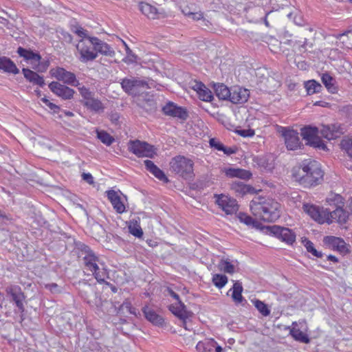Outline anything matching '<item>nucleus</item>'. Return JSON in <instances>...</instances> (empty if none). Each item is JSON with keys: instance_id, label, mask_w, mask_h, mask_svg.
<instances>
[{"instance_id": "obj_1", "label": "nucleus", "mask_w": 352, "mask_h": 352, "mask_svg": "<svg viewBox=\"0 0 352 352\" xmlns=\"http://www.w3.org/2000/svg\"><path fill=\"white\" fill-rule=\"evenodd\" d=\"M324 172L319 162L310 159L305 160L292 169L294 180L305 187L318 185L323 179Z\"/></svg>"}, {"instance_id": "obj_2", "label": "nucleus", "mask_w": 352, "mask_h": 352, "mask_svg": "<svg viewBox=\"0 0 352 352\" xmlns=\"http://www.w3.org/2000/svg\"><path fill=\"white\" fill-rule=\"evenodd\" d=\"M78 249L80 250L78 257L82 258L84 272L94 276L99 283L105 282L109 275L104 262L85 244H79Z\"/></svg>"}, {"instance_id": "obj_3", "label": "nucleus", "mask_w": 352, "mask_h": 352, "mask_svg": "<svg viewBox=\"0 0 352 352\" xmlns=\"http://www.w3.org/2000/svg\"><path fill=\"white\" fill-rule=\"evenodd\" d=\"M252 214L267 222L276 221L280 216V205L272 199L255 197L250 204Z\"/></svg>"}, {"instance_id": "obj_4", "label": "nucleus", "mask_w": 352, "mask_h": 352, "mask_svg": "<svg viewBox=\"0 0 352 352\" xmlns=\"http://www.w3.org/2000/svg\"><path fill=\"white\" fill-rule=\"evenodd\" d=\"M171 170L185 179L193 178L194 163L190 159L184 156L174 157L170 163Z\"/></svg>"}, {"instance_id": "obj_5", "label": "nucleus", "mask_w": 352, "mask_h": 352, "mask_svg": "<svg viewBox=\"0 0 352 352\" xmlns=\"http://www.w3.org/2000/svg\"><path fill=\"white\" fill-rule=\"evenodd\" d=\"M77 289L81 298L89 305L97 307L102 305L101 298L96 292L95 285H92L85 280L79 281Z\"/></svg>"}, {"instance_id": "obj_6", "label": "nucleus", "mask_w": 352, "mask_h": 352, "mask_svg": "<svg viewBox=\"0 0 352 352\" xmlns=\"http://www.w3.org/2000/svg\"><path fill=\"white\" fill-rule=\"evenodd\" d=\"M128 150L138 157L153 158L156 155L153 146L138 140L129 141Z\"/></svg>"}, {"instance_id": "obj_7", "label": "nucleus", "mask_w": 352, "mask_h": 352, "mask_svg": "<svg viewBox=\"0 0 352 352\" xmlns=\"http://www.w3.org/2000/svg\"><path fill=\"white\" fill-rule=\"evenodd\" d=\"M90 37L88 36L87 39H81L76 45V49L80 54L78 59L84 63L92 61L97 58L96 52L90 41Z\"/></svg>"}, {"instance_id": "obj_8", "label": "nucleus", "mask_w": 352, "mask_h": 352, "mask_svg": "<svg viewBox=\"0 0 352 352\" xmlns=\"http://www.w3.org/2000/svg\"><path fill=\"white\" fill-rule=\"evenodd\" d=\"M50 75L58 81H61L65 85L74 87H78L80 83L76 78V75L71 72L67 71L61 67H56L50 70Z\"/></svg>"}, {"instance_id": "obj_9", "label": "nucleus", "mask_w": 352, "mask_h": 352, "mask_svg": "<svg viewBox=\"0 0 352 352\" xmlns=\"http://www.w3.org/2000/svg\"><path fill=\"white\" fill-rule=\"evenodd\" d=\"M318 129L316 127H305L301 129V136L307 141V144L325 151L327 146L323 141L318 136Z\"/></svg>"}, {"instance_id": "obj_10", "label": "nucleus", "mask_w": 352, "mask_h": 352, "mask_svg": "<svg viewBox=\"0 0 352 352\" xmlns=\"http://www.w3.org/2000/svg\"><path fill=\"white\" fill-rule=\"evenodd\" d=\"M266 229L273 236L285 242L287 245H293L296 241V235L289 228L278 226H267Z\"/></svg>"}, {"instance_id": "obj_11", "label": "nucleus", "mask_w": 352, "mask_h": 352, "mask_svg": "<svg viewBox=\"0 0 352 352\" xmlns=\"http://www.w3.org/2000/svg\"><path fill=\"white\" fill-rule=\"evenodd\" d=\"M283 136L288 150L296 151L300 149L303 144L300 142L299 134L296 131L283 129Z\"/></svg>"}, {"instance_id": "obj_12", "label": "nucleus", "mask_w": 352, "mask_h": 352, "mask_svg": "<svg viewBox=\"0 0 352 352\" xmlns=\"http://www.w3.org/2000/svg\"><path fill=\"white\" fill-rule=\"evenodd\" d=\"M50 91L56 96L60 97L63 100H71L74 98L75 91L66 86L65 85L61 84L58 81H53L48 85Z\"/></svg>"}, {"instance_id": "obj_13", "label": "nucleus", "mask_w": 352, "mask_h": 352, "mask_svg": "<svg viewBox=\"0 0 352 352\" xmlns=\"http://www.w3.org/2000/svg\"><path fill=\"white\" fill-rule=\"evenodd\" d=\"M6 292L15 303L19 311L21 313L24 312L25 307L23 301L25 299V296L23 292H22L21 287L17 285H10L6 288Z\"/></svg>"}, {"instance_id": "obj_14", "label": "nucleus", "mask_w": 352, "mask_h": 352, "mask_svg": "<svg viewBox=\"0 0 352 352\" xmlns=\"http://www.w3.org/2000/svg\"><path fill=\"white\" fill-rule=\"evenodd\" d=\"M121 87L122 89L128 94H133L135 89L139 87L150 88L146 81L135 77H131L129 78H125L122 79L121 82Z\"/></svg>"}, {"instance_id": "obj_15", "label": "nucleus", "mask_w": 352, "mask_h": 352, "mask_svg": "<svg viewBox=\"0 0 352 352\" xmlns=\"http://www.w3.org/2000/svg\"><path fill=\"white\" fill-rule=\"evenodd\" d=\"M162 111L166 116L177 118L183 120H186L188 116L185 108L179 107L172 102H168L163 107Z\"/></svg>"}, {"instance_id": "obj_16", "label": "nucleus", "mask_w": 352, "mask_h": 352, "mask_svg": "<svg viewBox=\"0 0 352 352\" xmlns=\"http://www.w3.org/2000/svg\"><path fill=\"white\" fill-rule=\"evenodd\" d=\"M325 212L327 213L326 221L330 224L334 221H336L340 224L346 222L348 219L347 212L343 209V206L336 207L334 210H331L329 208H327Z\"/></svg>"}, {"instance_id": "obj_17", "label": "nucleus", "mask_w": 352, "mask_h": 352, "mask_svg": "<svg viewBox=\"0 0 352 352\" xmlns=\"http://www.w3.org/2000/svg\"><path fill=\"white\" fill-rule=\"evenodd\" d=\"M230 97L228 100L233 104H242L248 101L250 91L243 87L235 86L230 88Z\"/></svg>"}, {"instance_id": "obj_18", "label": "nucleus", "mask_w": 352, "mask_h": 352, "mask_svg": "<svg viewBox=\"0 0 352 352\" xmlns=\"http://www.w3.org/2000/svg\"><path fill=\"white\" fill-rule=\"evenodd\" d=\"M90 41L93 44V48L96 54H100L104 56L113 57L115 55L113 49L107 43L96 36L90 37Z\"/></svg>"}, {"instance_id": "obj_19", "label": "nucleus", "mask_w": 352, "mask_h": 352, "mask_svg": "<svg viewBox=\"0 0 352 352\" xmlns=\"http://www.w3.org/2000/svg\"><path fill=\"white\" fill-rule=\"evenodd\" d=\"M217 203L227 214L236 212L239 208L235 199H230L222 195L218 197Z\"/></svg>"}, {"instance_id": "obj_20", "label": "nucleus", "mask_w": 352, "mask_h": 352, "mask_svg": "<svg viewBox=\"0 0 352 352\" xmlns=\"http://www.w3.org/2000/svg\"><path fill=\"white\" fill-rule=\"evenodd\" d=\"M169 310L179 319L189 318L192 316V313L186 310V306L181 300L170 305Z\"/></svg>"}, {"instance_id": "obj_21", "label": "nucleus", "mask_w": 352, "mask_h": 352, "mask_svg": "<svg viewBox=\"0 0 352 352\" xmlns=\"http://www.w3.org/2000/svg\"><path fill=\"white\" fill-rule=\"evenodd\" d=\"M17 53L21 57H23L25 60L30 63L32 65L36 63H39L41 60V56L38 53L34 52L30 50H27L22 47H18Z\"/></svg>"}, {"instance_id": "obj_22", "label": "nucleus", "mask_w": 352, "mask_h": 352, "mask_svg": "<svg viewBox=\"0 0 352 352\" xmlns=\"http://www.w3.org/2000/svg\"><path fill=\"white\" fill-rule=\"evenodd\" d=\"M107 195L117 212L121 214L124 212L125 206L121 201L120 197L117 192L113 190L107 191Z\"/></svg>"}, {"instance_id": "obj_23", "label": "nucleus", "mask_w": 352, "mask_h": 352, "mask_svg": "<svg viewBox=\"0 0 352 352\" xmlns=\"http://www.w3.org/2000/svg\"><path fill=\"white\" fill-rule=\"evenodd\" d=\"M22 72L26 80L33 85H38L41 87L45 85L43 77L38 75L36 72L28 68H23Z\"/></svg>"}, {"instance_id": "obj_24", "label": "nucleus", "mask_w": 352, "mask_h": 352, "mask_svg": "<svg viewBox=\"0 0 352 352\" xmlns=\"http://www.w3.org/2000/svg\"><path fill=\"white\" fill-rule=\"evenodd\" d=\"M143 312L146 318L153 324L161 326L164 323L163 318L158 315L153 309L148 307L143 308Z\"/></svg>"}, {"instance_id": "obj_25", "label": "nucleus", "mask_w": 352, "mask_h": 352, "mask_svg": "<svg viewBox=\"0 0 352 352\" xmlns=\"http://www.w3.org/2000/svg\"><path fill=\"white\" fill-rule=\"evenodd\" d=\"M224 173L227 177H238L240 179H247L250 178L252 174L250 171L235 168H229L224 170Z\"/></svg>"}, {"instance_id": "obj_26", "label": "nucleus", "mask_w": 352, "mask_h": 352, "mask_svg": "<svg viewBox=\"0 0 352 352\" xmlns=\"http://www.w3.org/2000/svg\"><path fill=\"white\" fill-rule=\"evenodd\" d=\"M292 328L290 330V334L294 338L295 340L299 341L302 343L307 344L310 342V340L308 337V336L301 331L298 327L297 322H294L292 323Z\"/></svg>"}, {"instance_id": "obj_27", "label": "nucleus", "mask_w": 352, "mask_h": 352, "mask_svg": "<svg viewBox=\"0 0 352 352\" xmlns=\"http://www.w3.org/2000/svg\"><path fill=\"white\" fill-rule=\"evenodd\" d=\"M232 189L234 190L239 196H243L246 194L254 193V188L249 185H246L243 182H234L232 184Z\"/></svg>"}, {"instance_id": "obj_28", "label": "nucleus", "mask_w": 352, "mask_h": 352, "mask_svg": "<svg viewBox=\"0 0 352 352\" xmlns=\"http://www.w3.org/2000/svg\"><path fill=\"white\" fill-rule=\"evenodd\" d=\"M320 134L323 138L331 140L339 136V131L335 125H323L320 129Z\"/></svg>"}, {"instance_id": "obj_29", "label": "nucleus", "mask_w": 352, "mask_h": 352, "mask_svg": "<svg viewBox=\"0 0 352 352\" xmlns=\"http://www.w3.org/2000/svg\"><path fill=\"white\" fill-rule=\"evenodd\" d=\"M216 345L217 342L214 340L206 338L199 341L196 345V349L199 352H214Z\"/></svg>"}, {"instance_id": "obj_30", "label": "nucleus", "mask_w": 352, "mask_h": 352, "mask_svg": "<svg viewBox=\"0 0 352 352\" xmlns=\"http://www.w3.org/2000/svg\"><path fill=\"white\" fill-rule=\"evenodd\" d=\"M0 69L4 72L16 74L19 72L16 65L6 57H0Z\"/></svg>"}, {"instance_id": "obj_31", "label": "nucleus", "mask_w": 352, "mask_h": 352, "mask_svg": "<svg viewBox=\"0 0 352 352\" xmlns=\"http://www.w3.org/2000/svg\"><path fill=\"white\" fill-rule=\"evenodd\" d=\"M303 209L305 212L307 213L313 219L318 221L320 223L324 222V220L321 217L319 209L317 207L313 205L304 204Z\"/></svg>"}, {"instance_id": "obj_32", "label": "nucleus", "mask_w": 352, "mask_h": 352, "mask_svg": "<svg viewBox=\"0 0 352 352\" xmlns=\"http://www.w3.org/2000/svg\"><path fill=\"white\" fill-rule=\"evenodd\" d=\"M216 96L219 100H228L230 97V88L223 84H217L214 87Z\"/></svg>"}, {"instance_id": "obj_33", "label": "nucleus", "mask_w": 352, "mask_h": 352, "mask_svg": "<svg viewBox=\"0 0 352 352\" xmlns=\"http://www.w3.org/2000/svg\"><path fill=\"white\" fill-rule=\"evenodd\" d=\"M321 80L330 93L334 94L337 91L338 89L335 85L336 80L328 73L323 74L322 75Z\"/></svg>"}, {"instance_id": "obj_34", "label": "nucleus", "mask_w": 352, "mask_h": 352, "mask_svg": "<svg viewBox=\"0 0 352 352\" xmlns=\"http://www.w3.org/2000/svg\"><path fill=\"white\" fill-rule=\"evenodd\" d=\"M238 218L241 223H245L248 226H250L256 229L260 228L261 223L245 213L239 212L238 214Z\"/></svg>"}, {"instance_id": "obj_35", "label": "nucleus", "mask_w": 352, "mask_h": 352, "mask_svg": "<svg viewBox=\"0 0 352 352\" xmlns=\"http://www.w3.org/2000/svg\"><path fill=\"white\" fill-rule=\"evenodd\" d=\"M84 105L89 109L94 111H99L100 110H103L104 107L102 102L91 96L87 100L85 101Z\"/></svg>"}, {"instance_id": "obj_36", "label": "nucleus", "mask_w": 352, "mask_h": 352, "mask_svg": "<svg viewBox=\"0 0 352 352\" xmlns=\"http://www.w3.org/2000/svg\"><path fill=\"white\" fill-rule=\"evenodd\" d=\"M140 10L148 18L155 19L157 14V9L153 6L146 3H140L139 5Z\"/></svg>"}, {"instance_id": "obj_37", "label": "nucleus", "mask_w": 352, "mask_h": 352, "mask_svg": "<svg viewBox=\"0 0 352 352\" xmlns=\"http://www.w3.org/2000/svg\"><path fill=\"white\" fill-rule=\"evenodd\" d=\"M209 143L211 147L214 148L217 151H223L225 154L230 155L235 152L232 148H226L224 146L220 141L215 138H211Z\"/></svg>"}, {"instance_id": "obj_38", "label": "nucleus", "mask_w": 352, "mask_h": 352, "mask_svg": "<svg viewBox=\"0 0 352 352\" xmlns=\"http://www.w3.org/2000/svg\"><path fill=\"white\" fill-rule=\"evenodd\" d=\"M243 287L241 283L236 282L232 287V298L236 303H241L243 298L242 296Z\"/></svg>"}, {"instance_id": "obj_39", "label": "nucleus", "mask_w": 352, "mask_h": 352, "mask_svg": "<svg viewBox=\"0 0 352 352\" xmlns=\"http://www.w3.org/2000/svg\"><path fill=\"white\" fill-rule=\"evenodd\" d=\"M251 302L263 316L266 317L270 316L271 311L267 305L264 302L258 299H253Z\"/></svg>"}, {"instance_id": "obj_40", "label": "nucleus", "mask_w": 352, "mask_h": 352, "mask_svg": "<svg viewBox=\"0 0 352 352\" xmlns=\"http://www.w3.org/2000/svg\"><path fill=\"white\" fill-rule=\"evenodd\" d=\"M305 87L307 94L312 95L318 93L322 89V85L314 80H308L305 82Z\"/></svg>"}, {"instance_id": "obj_41", "label": "nucleus", "mask_w": 352, "mask_h": 352, "mask_svg": "<svg viewBox=\"0 0 352 352\" xmlns=\"http://www.w3.org/2000/svg\"><path fill=\"white\" fill-rule=\"evenodd\" d=\"M327 201L329 204V206L338 207V206H344V199L339 194H331L327 198Z\"/></svg>"}, {"instance_id": "obj_42", "label": "nucleus", "mask_w": 352, "mask_h": 352, "mask_svg": "<svg viewBox=\"0 0 352 352\" xmlns=\"http://www.w3.org/2000/svg\"><path fill=\"white\" fill-rule=\"evenodd\" d=\"M97 138L105 145L110 146L115 139L107 131L101 130H96Z\"/></svg>"}, {"instance_id": "obj_43", "label": "nucleus", "mask_w": 352, "mask_h": 352, "mask_svg": "<svg viewBox=\"0 0 352 352\" xmlns=\"http://www.w3.org/2000/svg\"><path fill=\"white\" fill-rule=\"evenodd\" d=\"M340 146L349 157H352V135L343 138L340 142Z\"/></svg>"}, {"instance_id": "obj_44", "label": "nucleus", "mask_w": 352, "mask_h": 352, "mask_svg": "<svg viewBox=\"0 0 352 352\" xmlns=\"http://www.w3.org/2000/svg\"><path fill=\"white\" fill-rule=\"evenodd\" d=\"M218 268L220 271L224 272L228 274H233L235 271V267L228 260L221 259L219 264Z\"/></svg>"}, {"instance_id": "obj_45", "label": "nucleus", "mask_w": 352, "mask_h": 352, "mask_svg": "<svg viewBox=\"0 0 352 352\" xmlns=\"http://www.w3.org/2000/svg\"><path fill=\"white\" fill-rule=\"evenodd\" d=\"M228 282V278L226 275L216 274L212 276V283L218 288L223 287Z\"/></svg>"}, {"instance_id": "obj_46", "label": "nucleus", "mask_w": 352, "mask_h": 352, "mask_svg": "<svg viewBox=\"0 0 352 352\" xmlns=\"http://www.w3.org/2000/svg\"><path fill=\"white\" fill-rule=\"evenodd\" d=\"M302 243H304V245L308 252L311 253L314 256L318 258H321L322 256V252L318 251L314 248V243L311 241L308 240L307 239H305L302 241Z\"/></svg>"}, {"instance_id": "obj_47", "label": "nucleus", "mask_w": 352, "mask_h": 352, "mask_svg": "<svg viewBox=\"0 0 352 352\" xmlns=\"http://www.w3.org/2000/svg\"><path fill=\"white\" fill-rule=\"evenodd\" d=\"M123 44L125 47V51L126 56L123 59V61L127 64L133 63L136 62L137 60V56L133 52V51L129 48V47L127 45V44L123 41Z\"/></svg>"}, {"instance_id": "obj_48", "label": "nucleus", "mask_w": 352, "mask_h": 352, "mask_svg": "<svg viewBox=\"0 0 352 352\" xmlns=\"http://www.w3.org/2000/svg\"><path fill=\"white\" fill-rule=\"evenodd\" d=\"M199 98L206 102H210L213 99L211 91L205 86L198 94Z\"/></svg>"}, {"instance_id": "obj_49", "label": "nucleus", "mask_w": 352, "mask_h": 352, "mask_svg": "<svg viewBox=\"0 0 352 352\" xmlns=\"http://www.w3.org/2000/svg\"><path fill=\"white\" fill-rule=\"evenodd\" d=\"M45 288L48 289L52 294H60L63 291L62 287L54 283L45 284Z\"/></svg>"}, {"instance_id": "obj_50", "label": "nucleus", "mask_w": 352, "mask_h": 352, "mask_svg": "<svg viewBox=\"0 0 352 352\" xmlns=\"http://www.w3.org/2000/svg\"><path fill=\"white\" fill-rule=\"evenodd\" d=\"M129 232L133 236L140 238L143 235V231L139 225L134 224L129 226Z\"/></svg>"}, {"instance_id": "obj_51", "label": "nucleus", "mask_w": 352, "mask_h": 352, "mask_svg": "<svg viewBox=\"0 0 352 352\" xmlns=\"http://www.w3.org/2000/svg\"><path fill=\"white\" fill-rule=\"evenodd\" d=\"M49 67L48 61L36 63L32 65V68L38 72H45Z\"/></svg>"}, {"instance_id": "obj_52", "label": "nucleus", "mask_w": 352, "mask_h": 352, "mask_svg": "<svg viewBox=\"0 0 352 352\" xmlns=\"http://www.w3.org/2000/svg\"><path fill=\"white\" fill-rule=\"evenodd\" d=\"M78 89L80 92V94L81 96L85 99V100H87L89 98H90L92 96V93L89 91L88 88H87L85 86H80V85L77 87Z\"/></svg>"}, {"instance_id": "obj_53", "label": "nucleus", "mask_w": 352, "mask_h": 352, "mask_svg": "<svg viewBox=\"0 0 352 352\" xmlns=\"http://www.w3.org/2000/svg\"><path fill=\"white\" fill-rule=\"evenodd\" d=\"M324 242L329 243L334 247H336L340 243L343 245L344 243V241L342 239L336 236H327L324 238Z\"/></svg>"}, {"instance_id": "obj_54", "label": "nucleus", "mask_w": 352, "mask_h": 352, "mask_svg": "<svg viewBox=\"0 0 352 352\" xmlns=\"http://www.w3.org/2000/svg\"><path fill=\"white\" fill-rule=\"evenodd\" d=\"M183 12L186 16L192 19L195 21H199L204 18L203 13L201 12H192L183 10Z\"/></svg>"}, {"instance_id": "obj_55", "label": "nucleus", "mask_w": 352, "mask_h": 352, "mask_svg": "<svg viewBox=\"0 0 352 352\" xmlns=\"http://www.w3.org/2000/svg\"><path fill=\"white\" fill-rule=\"evenodd\" d=\"M153 175L162 182H164L165 183L168 182V179L165 175L164 173L159 168H157V170L153 173Z\"/></svg>"}, {"instance_id": "obj_56", "label": "nucleus", "mask_w": 352, "mask_h": 352, "mask_svg": "<svg viewBox=\"0 0 352 352\" xmlns=\"http://www.w3.org/2000/svg\"><path fill=\"white\" fill-rule=\"evenodd\" d=\"M145 167L148 171L153 174L158 168L151 160H146L144 161Z\"/></svg>"}, {"instance_id": "obj_57", "label": "nucleus", "mask_w": 352, "mask_h": 352, "mask_svg": "<svg viewBox=\"0 0 352 352\" xmlns=\"http://www.w3.org/2000/svg\"><path fill=\"white\" fill-rule=\"evenodd\" d=\"M145 167L148 171L153 174L158 168L151 160H146L144 161Z\"/></svg>"}, {"instance_id": "obj_58", "label": "nucleus", "mask_w": 352, "mask_h": 352, "mask_svg": "<svg viewBox=\"0 0 352 352\" xmlns=\"http://www.w3.org/2000/svg\"><path fill=\"white\" fill-rule=\"evenodd\" d=\"M145 167L148 171L153 174L158 168L151 160H146L144 161Z\"/></svg>"}, {"instance_id": "obj_59", "label": "nucleus", "mask_w": 352, "mask_h": 352, "mask_svg": "<svg viewBox=\"0 0 352 352\" xmlns=\"http://www.w3.org/2000/svg\"><path fill=\"white\" fill-rule=\"evenodd\" d=\"M43 103L48 107L51 110H52L54 113L58 112L60 109L59 107L56 104L51 102L48 99L43 98L41 99Z\"/></svg>"}, {"instance_id": "obj_60", "label": "nucleus", "mask_w": 352, "mask_h": 352, "mask_svg": "<svg viewBox=\"0 0 352 352\" xmlns=\"http://www.w3.org/2000/svg\"><path fill=\"white\" fill-rule=\"evenodd\" d=\"M313 47V44L311 43L308 42L307 38H305L303 43L298 47V52L300 53H305L307 51V48H311Z\"/></svg>"}, {"instance_id": "obj_61", "label": "nucleus", "mask_w": 352, "mask_h": 352, "mask_svg": "<svg viewBox=\"0 0 352 352\" xmlns=\"http://www.w3.org/2000/svg\"><path fill=\"white\" fill-rule=\"evenodd\" d=\"M121 307L122 309H127L130 314H133V315H136V311H135V309L132 307L131 303L129 302H124L122 303V305H121Z\"/></svg>"}, {"instance_id": "obj_62", "label": "nucleus", "mask_w": 352, "mask_h": 352, "mask_svg": "<svg viewBox=\"0 0 352 352\" xmlns=\"http://www.w3.org/2000/svg\"><path fill=\"white\" fill-rule=\"evenodd\" d=\"M192 88L198 94L202 89L205 88V85L201 82L195 81Z\"/></svg>"}, {"instance_id": "obj_63", "label": "nucleus", "mask_w": 352, "mask_h": 352, "mask_svg": "<svg viewBox=\"0 0 352 352\" xmlns=\"http://www.w3.org/2000/svg\"><path fill=\"white\" fill-rule=\"evenodd\" d=\"M82 177L83 180H85L86 182H87L89 184H93L94 182L93 176L91 175V174H90L89 173H84L82 175Z\"/></svg>"}, {"instance_id": "obj_64", "label": "nucleus", "mask_w": 352, "mask_h": 352, "mask_svg": "<svg viewBox=\"0 0 352 352\" xmlns=\"http://www.w3.org/2000/svg\"><path fill=\"white\" fill-rule=\"evenodd\" d=\"M239 133L243 137H252L254 135L253 130H241Z\"/></svg>"}]
</instances>
